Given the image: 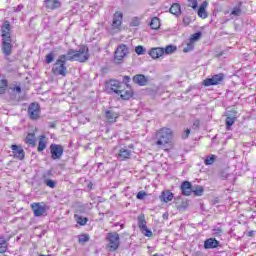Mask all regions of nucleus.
Returning a JSON list of instances; mask_svg holds the SVG:
<instances>
[{"label":"nucleus","instance_id":"obj_1","mask_svg":"<svg viewBox=\"0 0 256 256\" xmlns=\"http://www.w3.org/2000/svg\"><path fill=\"white\" fill-rule=\"evenodd\" d=\"M175 137V132L169 127H162L155 131L154 134V145L158 149L164 150L165 153L175 149L173 144V139Z\"/></svg>","mask_w":256,"mask_h":256},{"label":"nucleus","instance_id":"obj_2","mask_svg":"<svg viewBox=\"0 0 256 256\" xmlns=\"http://www.w3.org/2000/svg\"><path fill=\"white\" fill-rule=\"evenodd\" d=\"M106 89H109L115 95H119L122 101H129L131 99H135V90L131 87V85H127V87L123 88V82L110 79L105 84Z\"/></svg>","mask_w":256,"mask_h":256},{"label":"nucleus","instance_id":"obj_3","mask_svg":"<svg viewBox=\"0 0 256 256\" xmlns=\"http://www.w3.org/2000/svg\"><path fill=\"white\" fill-rule=\"evenodd\" d=\"M1 37H2V53L9 57L13 53V45L11 40V23L9 21H4L1 27Z\"/></svg>","mask_w":256,"mask_h":256},{"label":"nucleus","instance_id":"obj_4","mask_svg":"<svg viewBox=\"0 0 256 256\" xmlns=\"http://www.w3.org/2000/svg\"><path fill=\"white\" fill-rule=\"evenodd\" d=\"M68 61H78V63H87L91 54L89 53V46L80 45L78 50L69 49L66 53Z\"/></svg>","mask_w":256,"mask_h":256},{"label":"nucleus","instance_id":"obj_5","mask_svg":"<svg viewBox=\"0 0 256 256\" xmlns=\"http://www.w3.org/2000/svg\"><path fill=\"white\" fill-rule=\"evenodd\" d=\"M67 61H69L67 54L60 55L52 67L53 75H61V77H67Z\"/></svg>","mask_w":256,"mask_h":256},{"label":"nucleus","instance_id":"obj_6","mask_svg":"<svg viewBox=\"0 0 256 256\" xmlns=\"http://www.w3.org/2000/svg\"><path fill=\"white\" fill-rule=\"evenodd\" d=\"M106 249L110 251V253H115L121 247V237L117 232H108L106 235Z\"/></svg>","mask_w":256,"mask_h":256},{"label":"nucleus","instance_id":"obj_7","mask_svg":"<svg viewBox=\"0 0 256 256\" xmlns=\"http://www.w3.org/2000/svg\"><path fill=\"white\" fill-rule=\"evenodd\" d=\"M30 209L33 211L34 217H45L49 211V206L45 202H33Z\"/></svg>","mask_w":256,"mask_h":256},{"label":"nucleus","instance_id":"obj_8","mask_svg":"<svg viewBox=\"0 0 256 256\" xmlns=\"http://www.w3.org/2000/svg\"><path fill=\"white\" fill-rule=\"evenodd\" d=\"M129 55V48L125 44H120L114 52L115 63H123L125 57Z\"/></svg>","mask_w":256,"mask_h":256},{"label":"nucleus","instance_id":"obj_9","mask_svg":"<svg viewBox=\"0 0 256 256\" xmlns=\"http://www.w3.org/2000/svg\"><path fill=\"white\" fill-rule=\"evenodd\" d=\"M225 81V74L219 73L212 75L211 78H206L202 81L204 87H213L215 85H221Z\"/></svg>","mask_w":256,"mask_h":256},{"label":"nucleus","instance_id":"obj_10","mask_svg":"<svg viewBox=\"0 0 256 256\" xmlns=\"http://www.w3.org/2000/svg\"><path fill=\"white\" fill-rule=\"evenodd\" d=\"M28 117L31 121L41 119V106L37 102H32L28 107Z\"/></svg>","mask_w":256,"mask_h":256},{"label":"nucleus","instance_id":"obj_11","mask_svg":"<svg viewBox=\"0 0 256 256\" xmlns=\"http://www.w3.org/2000/svg\"><path fill=\"white\" fill-rule=\"evenodd\" d=\"M122 25H123V12L116 11L113 14L111 29L112 31H114V33H119V31H121Z\"/></svg>","mask_w":256,"mask_h":256},{"label":"nucleus","instance_id":"obj_12","mask_svg":"<svg viewBox=\"0 0 256 256\" xmlns=\"http://www.w3.org/2000/svg\"><path fill=\"white\" fill-rule=\"evenodd\" d=\"M138 227L145 237H153V232L147 228V220L145 219V214H140L138 216Z\"/></svg>","mask_w":256,"mask_h":256},{"label":"nucleus","instance_id":"obj_13","mask_svg":"<svg viewBox=\"0 0 256 256\" xmlns=\"http://www.w3.org/2000/svg\"><path fill=\"white\" fill-rule=\"evenodd\" d=\"M104 117L107 123L113 125V123H117V119L121 117V114L113 109H109L104 112Z\"/></svg>","mask_w":256,"mask_h":256},{"label":"nucleus","instance_id":"obj_14","mask_svg":"<svg viewBox=\"0 0 256 256\" xmlns=\"http://www.w3.org/2000/svg\"><path fill=\"white\" fill-rule=\"evenodd\" d=\"M63 151H64V148L60 144H51L50 145L51 158L54 161L59 159L60 157H63Z\"/></svg>","mask_w":256,"mask_h":256},{"label":"nucleus","instance_id":"obj_15","mask_svg":"<svg viewBox=\"0 0 256 256\" xmlns=\"http://www.w3.org/2000/svg\"><path fill=\"white\" fill-rule=\"evenodd\" d=\"M10 149H12L14 159H18V161H23L25 159V150H23V147L17 144H12Z\"/></svg>","mask_w":256,"mask_h":256},{"label":"nucleus","instance_id":"obj_16","mask_svg":"<svg viewBox=\"0 0 256 256\" xmlns=\"http://www.w3.org/2000/svg\"><path fill=\"white\" fill-rule=\"evenodd\" d=\"M180 190H181V194L184 197H190V195H193V184L185 180L181 183Z\"/></svg>","mask_w":256,"mask_h":256},{"label":"nucleus","instance_id":"obj_17","mask_svg":"<svg viewBox=\"0 0 256 256\" xmlns=\"http://www.w3.org/2000/svg\"><path fill=\"white\" fill-rule=\"evenodd\" d=\"M133 155V152L127 148H120L117 154V159L120 161H129Z\"/></svg>","mask_w":256,"mask_h":256},{"label":"nucleus","instance_id":"obj_18","mask_svg":"<svg viewBox=\"0 0 256 256\" xmlns=\"http://www.w3.org/2000/svg\"><path fill=\"white\" fill-rule=\"evenodd\" d=\"M48 143H49V138H47V135L42 134L38 136V147H37L38 153H43V151L47 149Z\"/></svg>","mask_w":256,"mask_h":256},{"label":"nucleus","instance_id":"obj_19","mask_svg":"<svg viewBox=\"0 0 256 256\" xmlns=\"http://www.w3.org/2000/svg\"><path fill=\"white\" fill-rule=\"evenodd\" d=\"M159 198L162 203H171L175 199V194L171 190H164L161 192Z\"/></svg>","mask_w":256,"mask_h":256},{"label":"nucleus","instance_id":"obj_20","mask_svg":"<svg viewBox=\"0 0 256 256\" xmlns=\"http://www.w3.org/2000/svg\"><path fill=\"white\" fill-rule=\"evenodd\" d=\"M44 7L47 11H55V9H59L61 7V1L59 0H45Z\"/></svg>","mask_w":256,"mask_h":256},{"label":"nucleus","instance_id":"obj_21","mask_svg":"<svg viewBox=\"0 0 256 256\" xmlns=\"http://www.w3.org/2000/svg\"><path fill=\"white\" fill-rule=\"evenodd\" d=\"M237 121V111H233V116L231 114H226L225 119V125H226V131H231V126L235 125V122Z\"/></svg>","mask_w":256,"mask_h":256},{"label":"nucleus","instance_id":"obj_22","mask_svg":"<svg viewBox=\"0 0 256 256\" xmlns=\"http://www.w3.org/2000/svg\"><path fill=\"white\" fill-rule=\"evenodd\" d=\"M24 143L28 145V147H36L37 136L35 135V132H29L24 138Z\"/></svg>","mask_w":256,"mask_h":256},{"label":"nucleus","instance_id":"obj_23","mask_svg":"<svg viewBox=\"0 0 256 256\" xmlns=\"http://www.w3.org/2000/svg\"><path fill=\"white\" fill-rule=\"evenodd\" d=\"M148 55H150L152 59H159L165 55V49L161 47L152 48L149 50Z\"/></svg>","mask_w":256,"mask_h":256},{"label":"nucleus","instance_id":"obj_24","mask_svg":"<svg viewBox=\"0 0 256 256\" xmlns=\"http://www.w3.org/2000/svg\"><path fill=\"white\" fill-rule=\"evenodd\" d=\"M208 6H209V2L204 1L198 8V17H200V19H207V17H209V14L207 13V10H206Z\"/></svg>","mask_w":256,"mask_h":256},{"label":"nucleus","instance_id":"obj_25","mask_svg":"<svg viewBox=\"0 0 256 256\" xmlns=\"http://www.w3.org/2000/svg\"><path fill=\"white\" fill-rule=\"evenodd\" d=\"M219 241L215 238H208L204 241V249H217Z\"/></svg>","mask_w":256,"mask_h":256},{"label":"nucleus","instance_id":"obj_26","mask_svg":"<svg viewBox=\"0 0 256 256\" xmlns=\"http://www.w3.org/2000/svg\"><path fill=\"white\" fill-rule=\"evenodd\" d=\"M133 82L136 83V85H140V87H145L147 85V77L143 74H137L133 77Z\"/></svg>","mask_w":256,"mask_h":256},{"label":"nucleus","instance_id":"obj_27","mask_svg":"<svg viewBox=\"0 0 256 256\" xmlns=\"http://www.w3.org/2000/svg\"><path fill=\"white\" fill-rule=\"evenodd\" d=\"M9 91V80L7 78H0V95H5Z\"/></svg>","mask_w":256,"mask_h":256},{"label":"nucleus","instance_id":"obj_28","mask_svg":"<svg viewBox=\"0 0 256 256\" xmlns=\"http://www.w3.org/2000/svg\"><path fill=\"white\" fill-rule=\"evenodd\" d=\"M9 249V240L5 239V236H0V254L4 255Z\"/></svg>","mask_w":256,"mask_h":256},{"label":"nucleus","instance_id":"obj_29","mask_svg":"<svg viewBox=\"0 0 256 256\" xmlns=\"http://www.w3.org/2000/svg\"><path fill=\"white\" fill-rule=\"evenodd\" d=\"M169 11L172 15H175V17H181V5L179 3H173Z\"/></svg>","mask_w":256,"mask_h":256},{"label":"nucleus","instance_id":"obj_30","mask_svg":"<svg viewBox=\"0 0 256 256\" xmlns=\"http://www.w3.org/2000/svg\"><path fill=\"white\" fill-rule=\"evenodd\" d=\"M74 219H75L76 223L78 225H80V227H85V225H87V223L89 222V218L83 217L78 214H74Z\"/></svg>","mask_w":256,"mask_h":256},{"label":"nucleus","instance_id":"obj_31","mask_svg":"<svg viewBox=\"0 0 256 256\" xmlns=\"http://www.w3.org/2000/svg\"><path fill=\"white\" fill-rule=\"evenodd\" d=\"M194 197H201L205 193V188L201 185L195 186L194 190L192 189Z\"/></svg>","mask_w":256,"mask_h":256},{"label":"nucleus","instance_id":"obj_32","mask_svg":"<svg viewBox=\"0 0 256 256\" xmlns=\"http://www.w3.org/2000/svg\"><path fill=\"white\" fill-rule=\"evenodd\" d=\"M151 29L157 30L159 27H161V21L158 17H153L150 22Z\"/></svg>","mask_w":256,"mask_h":256},{"label":"nucleus","instance_id":"obj_33","mask_svg":"<svg viewBox=\"0 0 256 256\" xmlns=\"http://www.w3.org/2000/svg\"><path fill=\"white\" fill-rule=\"evenodd\" d=\"M89 239H90L89 234L83 233L78 235V243H80L81 245L88 243Z\"/></svg>","mask_w":256,"mask_h":256},{"label":"nucleus","instance_id":"obj_34","mask_svg":"<svg viewBox=\"0 0 256 256\" xmlns=\"http://www.w3.org/2000/svg\"><path fill=\"white\" fill-rule=\"evenodd\" d=\"M217 161V156L215 154H212L210 156H207L204 160L205 165H213Z\"/></svg>","mask_w":256,"mask_h":256},{"label":"nucleus","instance_id":"obj_35","mask_svg":"<svg viewBox=\"0 0 256 256\" xmlns=\"http://www.w3.org/2000/svg\"><path fill=\"white\" fill-rule=\"evenodd\" d=\"M195 49V44L190 42V40L186 43L185 47L183 48V53H189Z\"/></svg>","mask_w":256,"mask_h":256},{"label":"nucleus","instance_id":"obj_36","mask_svg":"<svg viewBox=\"0 0 256 256\" xmlns=\"http://www.w3.org/2000/svg\"><path fill=\"white\" fill-rule=\"evenodd\" d=\"M201 39V32H196L190 36L189 41L195 45L196 41Z\"/></svg>","mask_w":256,"mask_h":256},{"label":"nucleus","instance_id":"obj_37","mask_svg":"<svg viewBox=\"0 0 256 256\" xmlns=\"http://www.w3.org/2000/svg\"><path fill=\"white\" fill-rule=\"evenodd\" d=\"M175 51H177V47L173 45H168L164 49V53H166V55H171V53H175Z\"/></svg>","mask_w":256,"mask_h":256},{"label":"nucleus","instance_id":"obj_38","mask_svg":"<svg viewBox=\"0 0 256 256\" xmlns=\"http://www.w3.org/2000/svg\"><path fill=\"white\" fill-rule=\"evenodd\" d=\"M44 183H45V185H46L47 187H50V189H55V187H57V182H55V181H53V180H51V179H46V180L44 181Z\"/></svg>","mask_w":256,"mask_h":256},{"label":"nucleus","instance_id":"obj_39","mask_svg":"<svg viewBox=\"0 0 256 256\" xmlns=\"http://www.w3.org/2000/svg\"><path fill=\"white\" fill-rule=\"evenodd\" d=\"M53 59H55V54H53V52L47 54L45 57V61L47 65H50V63H53Z\"/></svg>","mask_w":256,"mask_h":256},{"label":"nucleus","instance_id":"obj_40","mask_svg":"<svg viewBox=\"0 0 256 256\" xmlns=\"http://www.w3.org/2000/svg\"><path fill=\"white\" fill-rule=\"evenodd\" d=\"M11 91L13 93H17L18 95L21 94V84H14L12 87H11Z\"/></svg>","mask_w":256,"mask_h":256},{"label":"nucleus","instance_id":"obj_41","mask_svg":"<svg viewBox=\"0 0 256 256\" xmlns=\"http://www.w3.org/2000/svg\"><path fill=\"white\" fill-rule=\"evenodd\" d=\"M135 53L138 55H145V48L143 46L139 45L135 47Z\"/></svg>","mask_w":256,"mask_h":256},{"label":"nucleus","instance_id":"obj_42","mask_svg":"<svg viewBox=\"0 0 256 256\" xmlns=\"http://www.w3.org/2000/svg\"><path fill=\"white\" fill-rule=\"evenodd\" d=\"M188 7H191V9H197L198 2L197 0H187Z\"/></svg>","mask_w":256,"mask_h":256},{"label":"nucleus","instance_id":"obj_43","mask_svg":"<svg viewBox=\"0 0 256 256\" xmlns=\"http://www.w3.org/2000/svg\"><path fill=\"white\" fill-rule=\"evenodd\" d=\"M145 197H147V192L145 191H139L136 195V199H140V200L145 199Z\"/></svg>","mask_w":256,"mask_h":256},{"label":"nucleus","instance_id":"obj_44","mask_svg":"<svg viewBox=\"0 0 256 256\" xmlns=\"http://www.w3.org/2000/svg\"><path fill=\"white\" fill-rule=\"evenodd\" d=\"M140 23L139 18H133L130 23V27H139Z\"/></svg>","mask_w":256,"mask_h":256},{"label":"nucleus","instance_id":"obj_45","mask_svg":"<svg viewBox=\"0 0 256 256\" xmlns=\"http://www.w3.org/2000/svg\"><path fill=\"white\" fill-rule=\"evenodd\" d=\"M183 24L185 27H189V25H191V17H189V16L184 17Z\"/></svg>","mask_w":256,"mask_h":256},{"label":"nucleus","instance_id":"obj_46","mask_svg":"<svg viewBox=\"0 0 256 256\" xmlns=\"http://www.w3.org/2000/svg\"><path fill=\"white\" fill-rule=\"evenodd\" d=\"M231 15H234L235 17H239V15H241V8H234L231 12Z\"/></svg>","mask_w":256,"mask_h":256},{"label":"nucleus","instance_id":"obj_47","mask_svg":"<svg viewBox=\"0 0 256 256\" xmlns=\"http://www.w3.org/2000/svg\"><path fill=\"white\" fill-rule=\"evenodd\" d=\"M213 232H214V235L216 237H219V235H221V233H223V229H221V228H214Z\"/></svg>","mask_w":256,"mask_h":256},{"label":"nucleus","instance_id":"obj_48","mask_svg":"<svg viewBox=\"0 0 256 256\" xmlns=\"http://www.w3.org/2000/svg\"><path fill=\"white\" fill-rule=\"evenodd\" d=\"M189 135H191V130L190 129H186L184 131V135H182V139H189Z\"/></svg>","mask_w":256,"mask_h":256},{"label":"nucleus","instance_id":"obj_49","mask_svg":"<svg viewBox=\"0 0 256 256\" xmlns=\"http://www.w3.org/2000/svg\"><path fill=\"white\" fill-rule=\"evenodd\" d=\"M130 82H131V77L130 76H124L123 77V83H125L126 87H127V85H129Z\"/></svg>","mask_w":256,"mask_h":256},{"label":"nucleus","instance_id":"obj_50","mask_svg":"<svg viewBox=\"0 0 256 256\" xmlns=\"http://www.w3.org/2000/svg\"><path fill=\"white\" fill-rule=\"evenodd\" d=\"M199 127H201V121L200 120H195L193 122V128L194 129H199Z\"/></svg>","mask_w":256,"mask_h":256},{"label":"nucleus","instance_id":"obj_51","mask_svg":"<svg viewBox=\"0 0 256 256\" xmlns=\"http://www.w3.org/2000/svg\"><path fill=\"white\" fill-rule=\"evenodd\" d=\"M253 235H255V232L253 230L247 233V237H253Z\"/></svg>","mask_w":256,"mask_h":256},{"label":"nucleus","instance_id":"obj_52","mask_svg":"<svg viewBox=\"0 0 256 256\" xmlns=\"http://www.w3.org/2000/svg\"><path fill=\"white\" fill-rule=\"evenodd\" d=\"M224 53L223 52H219L216 57H223Z\"/></svg>","mask_w":256,"mask_h":256},{"label":"nucleus","instance_id":"obj_53","mask_svg":"<svg viewBox=\"0 0 256 256\" xmlns=\"http://www.w3.org/2000/svg\"><path fill=\"white\" fill-rule=\"evenodd\" d=\"M38 256H53L52 254H48V255H45V254H39Z\"/></svg>","mask_w":256,"mask_h":256},{"label":"nucleus","instance_id":"obj_54","mask_svg":"<svg viewBox=\"0 0 256 256\" xmlns=\"http://www.w3.org/2000/svg\"><path fill=\"white\" fill-rule=\"evenodd\" d=\"M121 229H125V224H120Z\"/></svg>","mask_w":256,"mask_h":256},{"label":"nucleus","instance_id":"obj_55","mask_svg":"<svg viewBox=\"0 0 256 256\" xmlns=\"http://www.w3.org/2000/svg\"><path fill=\"white\" fill-rule=\"evenodd\" d=\"M88 187H89V189H91V188L93 187V184L90 183V184L88 185Z\"/></svg>","mask_w":256,"mask_h":256},{"label":"nucleus","instance_id":"obj_56","mask_svg":"<svg viewBox=\"0 0 256 256\" xmlns=\"http://www.w3.org/2000/svg\"><path fill=\"white\" fill-rule=\"evenodd\" d=\"M119 223L114 224V227H118Z\"/></svg>","mask_w":256,"mask_h":256}]
</instances>
